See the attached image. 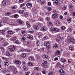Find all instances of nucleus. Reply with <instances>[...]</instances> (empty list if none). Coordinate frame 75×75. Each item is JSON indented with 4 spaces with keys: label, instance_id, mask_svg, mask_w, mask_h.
<instances>
[{
    "label": "nucleus",
    "instance_id": "nucleus-1",
    "mask_svg": "<svg viewBox=\"0 0 75 75\" xmlns=\"http://www.w3.org/2000/svg\"><path fill=\"white\" fill-rule=\"evenodd\" d=\"M8 69L9 70H12L14 74H17V69L16 68L15 66H9L8 67Z\"/></svg>",
    "mask_w": 75,
    "mask_h": 75
},
{
    "label": "nucleus",
    "instance_id": "nucleus-2",
    "mask_svg": "<svg viewBox=\"0 0 75 75\" xmlns=\"http://www.w3.org/2000/svg\"><path fill=\"white\" fill-rule=\"evenodd\" d=\"M9 50L11 52H14V50H15V49L14 48V45H10L8 47Z\"/></svg>",
    "mask_w": 75,
    "mask_h": 75
},
{
    "label": "nucleus",
    "instance_id": "nucleus-3",
    "mask_svg": "<svg viewBox=\"0 0 75 75\" xmlns=\"http://www.w3.org/2000/svg\"><path fill=\"white\" fill-rule=\"evenodd\" d=\"M47 61H42V62L41 65L43 68H45V67L47 66Z\"/></svg>",
    "mask_w": 75,
    "mask_h": 75
},
{
    "label": "nucleus",
    "instance_id": "nucleus-4",
    "mask_svg": "<svg viewBox=\"0 0 75 75\" xmlns=\"http://www.w3.org/2000/svg\"><path fill=\"white\" fill-rule=\"evenodd\" d=\"M60 30L58 28H52L51 29V32L52 33H53V32H54V31L58 32H59Z\"/></svg>",
    "mask_w": 75,
    "mask_h": 75
},
{
    "label": "nucleus",
    "instance_id": "nucleus-5",
    "mask_svg": "<svg viewBox=\"0 0 75 75\" xmlns=\"http://www.w3.org/2000/svg\"><path fill=\"white\" fill-rule=\"evenodd\" d=\"M44 46H46V47H49L50 45V43L49 41H46L44 43Z\"/></svg>",
    "mask_w": 75,
    "mask_h": 75
},
{
    "label": "nucleus",
    "instance_id": "nucleus-6",
    "mask_svg": "<svg viewBox=\"0 0 75 75\" xmlns=\"http://www.w3.org/2000/svg\"><path fill=\"white\" fill-rule=\"evenodd\" d=\"M59 72L61 74H60V75H67V74H65V71L63 70V69H60L59 70Z\"/></svg>",
    "mask_w": 75,
    "mask_h": 75
},
{
    "label": "nucleus",
    "instance_id": "nucleus-7",
    "mask_svg": "<svg viewBox=\"0 0 75 75\" xmlns=\"http://www.w3.org/2000/svg\"><path fill=\"white\" fill-rule=\"evenodd\" d=\"M55 54L57 57H59L61 54H60V51L59 50H57L55 52Z\"/></svg>",
    "mask_w": 75,
    "mask_h": 75
},
{
    "label": "nucleus",
    "instance_id": "nucleus-8",
    "mask_svg": "<svg viewBox=\"0 0 75 75\" xmlns=\"http://www.w3.org/2000/svg\"><path fill=\"white\" fill-rule=\"evenodd\" d=\"M26 6L28 8H31L32 7V4L30 3H28L26 4Z\"/></svg>",
    "mask_w": 75,
    "mask_h": 75
},
{
    "label": "nucleus",
    "instance_id": "nucleus-9",
    "mask_svg": "<svg viewBox=\"0 0 75 75\" xmlns=\"http://www.w3.org/2000/svg\"><path fill=\"white\" fill-rule=\"evenodd\" d=\"M60 22L58 21H54V24L56 26L60 25Z\"/></svg>",
    "mask_w": 75,
    "mask_h": 75
},
{
    "label": "nucleus",
    "instance_id": "nucleus-10",
    "mask_svg": "<svg viewBox=\"0 0 75 75\" xmlns=\"http://www.w3.org/2000/svg\"><path fill=\"white\" fill-rule=\"evenodd\" d=\"M60 1L59 0H56L53 2V4L56 5H58V4H60Z\"/></svg>",
    "mask_w": 75,
    "mask_h": 75
},
{
    "label": "nucleus",
    "instance_id": "nucleus-11",
    "mask_svg": "<svg viewBox=\"0 0 75 75\" xmlns=\"http://www.w3.org/2000/svg\"><path fill=\"white\" fill-rule=\"evenodd\" d=\"M61 35H58L56 39V40L57 41L59 42V41L61 40Z\"/></svg>",
    "mask_w": 75,
    "mask_h": 75
},
{
    "label": "nucleus",
    "instance_id": "nucleus-12",
    "mask_svg": "<svg viewBox=\"0 0 75 75\" xmlns=\"http://www.w3.org/2000/svg\"><path fill=\"white\" fill-rule=\"evenodd\" d=\"M74 40V39L73 38L69 37V38L68 39V42H73Z\"/></svg>",
    "mask_w": 75,
    "mask_h": 75
},
{
    "label": "nucleus",
    "instance_id": "nucleus-13",
    "mask_svg": "<svg viewBox=\"0 0 75 75\" xmlns=\"http://www.w3.org/2000/svg\"><path fill=\"white\" fill-rule=\"evenodd\" d=\"M73 45H70L69 46V49L70 50H71V51H73L74 50V48L73 47Z\"/></svg>",
    "mask_w": 75,
    "mask_h": 75
},
{
    "label": "nucleus",
    "instance_id": "nucleus-14",
    "mask_svg": "<svg viewBox=\"0 0 75 75\" xmlns=\"http://www.w3.org/2000/svg\"><path fill=\"white\" fill-rule=\"evenodd\" d=\"M15 63L18 65H20L21 64V62L19 61V60H15Z\"/></svg>",
    "mask_w": 75,
    "mask_h": 75
},
{
    "label": "nucleus",
    "instance_id": "nucleus-15",
    "mask_svg": "<svg viewBox=\"0 0 75 75\" xmlns=\"http://www.w3.org/2000/svg\"><path fill=\"white\" fill-rule=\"evenodd\" d=\"M41 28V30L43 32L47 30V28L45 26H44L43 27Z\"/></svg>",
    "mask_w": 75,
    "mask_h": 75
},
{
    "label": "nucleus",
    "instance_id": "nucleus-16",
    "mask_svg": "<svg viewBox=\"0 0 75 75\" xmlns=\"http://www.w3.org/2000/svg\"><path fill=\"white\" fill-rule=\"evenodd\" d=\"M27 34L26 33V31L25 30H22L21 32V34H22L23 36H24V35H25Z\"/></svg>",
    "mask_w": 75,
    "mask_h": 75
},
{
    "label": "nucleus",
    "instance_id": "nucleus-17",
    "mask_svg": "<svg viewBox=\"0 0 75 75\" xmlns=\"http://www.w3.org/2000/svg\"><path fill=\"white\" fill-rule=\"evenodd\" d=\"M57 17H58V15H57L56 13H54L52 14V18H53V19H54L55 18H57Z\"/></svg>",
    "mask_w": 75,
    "mask_h": 75
},
{
    "label": "nucleus",
    "instance_id": "nucleus-18",
    "mask_svg": "<svg viewBox=\"0 0 75 75\" xmlns=\"http://www.w3.org/2000/svg\"><path fill=\"white\" fill-rule=\"evenodd\" d=\"M24 15L25 16V17H28V16H30V13L26 12L24 13Z\"/></svg>",
    "mask_w": 75,
    "mask_h": 75
},
{
    "label": "nucleus",
    "instance_id": "nucleus-19",
    "mask_svg": "<svg viewBox=\"0 0 75 75\" xmlns=\"http://www.w3.org/2000/svg\"><path fill=\"white\" fill-rule=\"evenodd\" d=\"M4 64L5 66H8L9 65V61L8 60H6L5 61Z\"/></svg>",
    "mask_w": 75,
    "mask_h": 75
},
{
    "label": "nucleus",
    "instance_id": "nucleus-20",
    "mask_svg": "<svg viewBox=\"0 0 75 75\" xmlns=\"http://www.w3.org/2000/svg\"><path fill=\"white\" fill-rule=\"evenodd\" d=\"M11 14V12H6L5 13V15L6 16H9Z\"/></svg>",
    "mask_w": 75,
    "mask_h": 75
},
{
    "label": "nucleus",
    "instance_id": "nucleus-21",
    "mask_svg": "<svg viewBox=\"0 0 75 75\" xmlns=\"http://www.w3.org/2000/svg\"><path fill=\"white\" fill-rule=\"evenodd\" d=\"M5 30H0V32L1 34L2 35H5L6 32H5Z\"/></svg>",
    "mask_w": 75,
    "mask_h": 75
},
{
    "label": "nucleus",
    "instance_id": "nucleus-22",
    "mask_svg": "<svg viewBox=\"0 0 75 75\" xmlns=\"http://www.w3.org/2000/svg\"><path fill=\"white\" fill-rule=\"evenodd\" d=\"M17 22L18 24L19 23L20 24H22L23 23V21L20 20H17Z\"/></svg>",
    "mask_w": 75,
    "mask_h": 75
},
{
    "label": "nucleus",
    "instance_id": "nucleus-23",
    "mask_svg": "<svg viewBox=\"0 0 75 75\" xmlns=\"http://www.w3.org/2000/svg\"><path fill=\"white\" fill-rule=\"evenodd\" d=\"M58 46V44L57 43L54 44L53 45V48H57Z\"/></svg>",
    "mask_w": 75,
    "mask_h": 75
},
{
    "label": "nucleus",
    "instance_id": "nucleus-24",
    "mask_svg": "<svg viewBox=\"0 0 75 75\" xmlns=\"http://www.w3.org/2000/svg\"><path fill=\"white\" fill-rule=\"evenodd\" d=\"M8 33L9 34H14V32L11 30H9L8 31Z\"/></svg>",
    "mask_w": 75,
    "mask_h": 75
},
{
    "label": "nucleus",
    "instance_id": "nucleus-25",
    "mask_svg": "<svg viewBox=\"0 0 75 75\" xmlns=\"http://www.w3.org/2000/svg\"><path fill=\"white\" fill-rule=\"evenodd\" d=\"M5 55L7 56L8 57H10V56H11V54H10V53L8 52H6L5 53Z\"/></svg>",
    "mask_w": 75,
    "mask_h": 75
},
{
    "label": "nucleus",
    "instance_id": "nucleus-26",
    "mask_svg": "<svg viewBox=\"0 0 75 75\" xmlns=\"http://www.w3.org/2000/svg\"><path fill=\"white\" fill-rule=\"evenodd\" d=\"M26 25L27 28H30V23L29 22H27L26 23Z\"/></svg>",
    "mask_w": 75,
    "mask_h": 75
},
{
    "label": "nucleus",
    "instance_id": "nucleus-27",
    "mask_svg": "<svg viewBox=\"0 0 75 75\" xmlns=\"http://www.w3.org/2000/svg\"><path fill=\"white\" fill-rule=\"evenodd\" d=\"M28 59H29V60H30V61H34V57H33V56L29 57Z\"/></svg>",
    "mask_w": 75,
    "mask_h": 75
},
{
    "label": "nucleus",
    "instance_id": "nucleus-28",
    "mask_svg": "<svg viewBox=\"0 0 75 75\" xmlns=\"http://www.w3.org/2000/svg\"><path fill=\"white\" fill-rule=\"evenodd\" d=\"M26 40H27L26 38L24 37L22 38L21 39V41L23 42H24L26 41Z\"/></svg>",
    "mask_w": 75,
    "mask_h": 75
},
{
    "label": "nucleus",
    "instance_id": "nucleus-29",
    "mask_svg": "<svg viewBox=\"0 0 75 75\" xmlns=\"http://www.w3.org/2000/svg\"><path fill=\"white\" fill-rule=\"evenodd\" d=\"M38 38H40L42 36V33H38Z\"/></svg>",
    "mask_w": 75,
    "mask_h": 75
},
{
    "label": "nucleus",
    "instance_id": "nucleus-30",
    "mask_svg": "<svg viewBox=\"0 0 75 75\" xmlns=\"http://www.w3.org/2000/svg\"><path fill=\"white\" fill-rule=\"evenodd\" d=\"M27 38L28 39H30V40H33V37L32 35H29L28 36Z\"/></svg>",
    "mask_w": 75,
    "mask_h": 75
},
{
    "label": "nucleus",
    "instance_id": "nucleus-31",
    "mask_svg": "<svg viewBox=\"0 0 75 75\" xmlns=\"http://www.w3.org/2000/svg\"><path fill=\"white\" fill-rule=\"evenodd\" d=\"M22 58H25L26 57V54L25 53H22L21 55Z\"/></svg>",
    "mask_w": 75,
    "mask_h": 75
},
{
    "label": "nucleus",
    "instance_id": "nucleus-32",
    "mask_svg": "<svg viewBox=\"0 0 75 75\" xmlns=\"http://www.w3.org/2000/svg\"><path fill=\"white\" fill-rule=\"evenodd\" d=\"M66 61V59H65L64 58H62L60 59V61L62 62H64L65 61Z\"/></svg>",
    "mask_w": 75,
    "mask_h": 75
},
{
    "label": "nucleus",
    "instance_id": "nucleus-33",
    "mask_svg": "<svg viewBox=\"0 0 75 75\" xmlns=\"http://www.w3.org/2000/svg\"><path fill=\"white\" fill-rule=\"evenodd\" d=\"M6 2L5 0H4L2 2V4L3 6H6Z\"/></svg>",
    "mask_w": 75,
    "mask_h": 75
},
{
    "label": "nucleus",
    "instance_id": "nucleus-34",
    "mask_svg": "<svg viewBox=\"0 0 75 75\" xmlns=\"http://www.w3.org/2000/svg\"><path fill=\"white\" fill-rule=\"evenodd\" d=\"M32 10L33 13H34L35 14H37V11L36 10V9H35V8H33Z\"/></svg>",
    "mask_w": 75,
    "mask_h": 75
},
{
    "label": "nucleus",
    "instance_id": "nucleus-35",
    "mask_svg": "<svg viewBox=\"0 0 75 75\" xmlns=\"http://www.w3.org/2000/svg\"><path fill=\"white\" fill-rule=\"evenodd\" d=\"M17 8V6L16 5H15L14 6H12L11 8L12 10H14L15 9H16Z\"/></svg>",
    "mask_w": 75,
    "mask_h": 75
},
{
    "label": "nucleus",
    "instance_id": "nucleus-36",
    "mask_svg": "<svg viewBox=\"0 0 75 75\" xmlns=\"http://www.w3.org/2000/svg\"><path fill=\"white\" fill-rule=\"evenodd\" d=\"M47 25H49V26H52V23H51V22L49 21L47 23Z\"/></svg>",
    "mask_w": 75,
    "mask_h": 75
},
{
    "label": "nucleus",
    "instance_id": "nucleus-37",
    "mask_svg": "<svg viewBox=\"0 0 75 75\" xmlns=\"http://www.w3.org/2000/svg\"><path fill=\"white\" fill-rule=\"evenodd\" d=\"M48 57L47 55H44L43 56V58L45 59H48Z\"/></svg>",
    "mask_w": 75,
    "mask_h": 75
},
{
    "label": "nucleus",
    "instance_id": "nucleus-38",
    "mask_svg": "<svg viewBox=\"0 0 75 75\" xmlns=\"http://www.w3.org/2000/svg\"><path fill=\"white\" fill-rule=\"evenodd\" d=\"M14 43H15L16 44H20V42L18 40H16L14 41Z\"/></svg>",
    "mask_w": 75,
    "mask_h": 75
},
{
    "label": "nucleus",
    "instance_id": "nucleus-39",
    "mask_svg": "<svg viewBox=\"0 0 75 75\" xmlns=\"http://www.w3.org/2000/svg\"><path fill=\"white\" fill-rule=\"evenodd\" d=\"M4 19L5 22H7V21H9V18H5Z\"/></svg>",
    "mask_w": 75,
    "mask_h": 75
},
{
    "label": "nucleus",
    "instance_id": "nucleus-40",
    "mask_svg": "<svg viewBox=\"0 0 75 75\" xmlns=\"http://www.w3.org/2000/svg\"><path fill=\"white\" fill-rule=\"evenodd\" d=\"M24 10H19L18 11V13H20V14H23V13H24Z\"/></svg>",
    "mask_w": 75,
    "mask_h": 75
},
{
    "label": "nucleus",
    "instance_id": "nucleus-41",
    "mask_svg": "<svg viewBox=\"0 0 75 75\" xmlns=\"http://www.w3.org/2000/svg\"><path fill=\"white\" fill-rule=\"evenodd\" d=\"M8 42H6L3 45V46H4V47H6V46H7V45H8Z\"/></svg>",
    "mask_w": 75,
    "mask_h": 75
},
{
    "label": "nucleus",
    "instance_id": "nucleus-42",
    "mask_svg": "<svg viewBox=\"0 0 75 75\" xmlns=\"http://www.w3.org/2000/svg\"><path fill=\"white\" fill-rule=\"evenodd\" d=\"M74 11V8H69V11L70 13H72Z\"/></svg>",
    "mask_w": 75,
    "mask_h": 75
},
{
    "label": "nucleus",
    "instance_id": "nucleus-43",
    "mask_svg": "<svg viewBox=\"0 0 75 75\" xmlns=\"http://www.w3.org/2000/svg\"><path fill=\"white\" fill-rule=\"evenodd\" d=\"M28 66L30 67H33V64L31 62H28Z\"/></svg>",
    "mask_w": 75,
    "mask_h": 75
},
{
    "label": "nucleus",
    "instance_id": "nucleus-44",
    "mask_svg": "<svg viewBox=\"0 0 75 75\" xmlns=\"http://www.w3.org/2000/svg\"><path fill=\"white\" fill-rule=\"evenodd\" d=\"M23 69L25 71H27L28 70V69L27 68V67L24 66L23 67Z\"/></svg>",
    "mask_w": 75,
    "mask_h": 75
},
{
    "label": "nucleus",
    "instance_id": "nucleus-45",
    "mask_svg": "<svg viewBox=\"0 0 75 75\" xmlns=\"http://www.w3.org/2000/svg\"><path fill=\"white\" fill-rule=\"evenodd\" d=\"M34 69L36 71H40V68L38 67H34Z\"/></svg>",
    "mask_w": 75,
    "mask_h": 75
},
{
    "label": "nucleus",
    "instance_id": "nucleus-46",
    "mask_svg": "<svg viewBox=\"0 0 75 75\" xmlns=\"http://www.w3.org/2000/svg\"><path fill=\"white\" fill-rule=\"evenodd\" d=\"M53 74H54V71H50L48 73V75H53Z\"/></svg>",
    "mask_w": 75,
    "mask_h": 75
},
{
    "label": "nucleus",
    "instance_id": "nucleus-47",
    "mask_svg": "<svg viewBox=\"0 0 75 75\" xmlns=\"http://www.w3.org/2000/svg\"><path fill=\"white\" fill-rule=\"evenodd\" d=\"M17 40V38L16 37H14L11 39L12 41H15V40Z\"/></svg>",
    "mask_w": 75,
    "mask_h": 75
},
{
    "label": "nucleus",
    "instance_id": "nucleus-48",
    "mask_svg": "<svg viewBox=\"0 0 75 75\" xmlns=\"http://www.w3.org/2000/svg\"><path fill=\"white\" fill-rule=\"evenodd\" d=\"M1 42H4L5 41H6V40L4 38H2L1 39Z\"/></svg>",
    "mask_w": 75,
    "mask_h": 75
},
{
    "label": "nucleus",
    "instance_id": "nucleus-49",
    "mask_svg": "<svg viewBox=\"0 0 75 75\" xmlns=\"http://www.w3.org/2000/svg\"><path fill=\"white\" fill-rule=\"evenodd\" d=\"M38 20L40 21H42V22H43V21H44V19H43V18H42L39 17L38 18Z\"/></svg>",
    "mask_w": 75,
    "mask_h": 75
},
{
    "label": "nucleus",
    "instance_id": "nucleus-50",
    "mask_svg": "<svg viewBox=\"0 0 75 75\" xmlns=\"http://www.w3.org/2000/svg\"><path fill=\"white\" fill-rule=\"evenodd\" d=\"M40 42L39 40H37L36 42V45L37 46H39L40 45Z\"/></svg>",
    "mask_w": 75,
    "mask_h": 75
},
{
    "label": "nucleus",
    "instance_id": "nucleus-51",
    "mask_svg": "<svg viewBox=\"0 0 75 75\" xmlns=\"http://www.w3.org/2000/svg\"><path fill=\"white\" fill-rule=\"evenodd\" d=\"M29 31L30 33H33L34 32V30H33L32 29H29Z\"/></svg>",
    "mask_w": 75,
    "mask_h": 75
},
{
    "label": "nucleus",
    "instance_id": "nucleus-52",
    "mask_svg": "<svg viewBox=\"0 0 75 75\" xmlns=\"http://www.w3.org/2000/svg\"><path fill=\"white\" fill-rule=\"evenodd\" d=\"M67 32H69V33H70V32H71L72 31V30L71 28H68L67 30Z\"/></svg>",
    "mask_w": 75,
    "mask_h": 75
},
{
    "label": "nucleus",
    "instance_id": "nucleus-53",
    "mask_svg": "<svg viewBox=\"0 0 75 75\" xmlns=\"http://www.w3.org/2000/svg\"><path fill=\"white\" fill-rule=\"evenodd\" d=\"M42 72L43 74H45L47 73V72H46V71H45L44 69H42Z\"/></svg>",
    "mask_w": 75,
    "mask_h": 75
},
{
    "label": "nucleus",
    "instance_id": "nucleus-54",
    "mask_svg": "<svg viewBox=\"0 0 75 75\" xmlns=\"http://www.w3.org/2000/svg\"><path fill=\"white\" fill-rule=\"evenodd\" d=\"M26 51H28V52H33V51L32 50H30L29 49H26Z\"/></svg>",
    "mask_w": 75,
    "mask_h": 75
},
{
    "label": "nucleus",
    "instance_id": "nucleus-55",
    "mask_svg": "<svg viewBox=\"0 0 75 75\" xmlns=\"http://www.w3.org/2000/svg\"><path fill=\"white\" fill-rule=\"evenodd\" d=\"M7 24H10V25H14V23L11 22H8Z\"/></svg>",
    "mask_w": 75,
    "mask_h": 75
},
{
    "label": "nucleus",
    "instance_id": "nucleus-56",
    "mask_svg": "<svg viewBox=\"0 0 75 75\" xmlns=\"http://www.w3.org/2000/svg\"><path fill=\"white\" fill-rule=\"evenodd\" d=\"M26 63L24 62V61H23L22 62V64L24 66H25V64Z\"/></svg>",
    "mask_w": 75,
    "mask_h": 75
},
{
    "label": "nucleus",
    "instance_id": "nucleus-57",
    "mask_svg": "<svg viewBox=\"0 0 75 75\" xmlns=\"http://www.w3.org/2000/svg\"><path fill=\"white\" fill-rule=\"evenodd\" d=\"M26 44H27V45H30L31 44V43L30 42L27 41L26 42Z\"/></svg>",
    "mask_w": 75,
    "mask_h": 75
},
{
    "label": "nucleus",
    "instance_id": "nucleus-58",
    "mask_svg": "<svg viewBox=\"0 0 75 75\" xmlns=\"http://www.w3.org/2000/svg\"><path fill=\"white\" fill-rule=\"evenodd\" d=\"M34 28L35 29H36V30H38L39 28H38V27L37 25H35L34 26Z\"/></svg>",
    "mask_w": 75,
    "mask_h": 75
},
{
    "label": "nucleus",
    "instance_id": "nucleus-59",
    "mask_svg": "<svg viewBox=\"0 0 75 75\" xmlns=\"http://www.w3.org/2000/svg\"><path fill=\"white\" fill-rule=\"evenodd\" d=\"M67 21L68 23H71V22L72 21V20H71V18H70L68 19Z\"/></svg>",
    "mask_w": 75,
    "mask_h": 75
},
{
    "label": "nucleus",
    "instance_id": "nucleus-60",
    "mask_svg": "<svg viewBox=\"0 0 75 75\" xmlns=\"http://www.w3.org/2000/svg\"><path fill=\"white\" fill-rule=\"evenodd\" d=\"M48 37L45 36L43 37V40H47L48 39Z\"/></svg>",
    "mask_w": 75,
    "mask_h": 75
},
{
    "label": "nucleus",
    "instance_id": "nucleus-61",
    "mask_svg": "<svg viewBox=\"0 0 75 75\" xmlns=\"http://www.w3.org/2000/svg\"><path fill=\"white\" fill-rule=\"evenodd\" d=\"M25 5V3H23L20 5V7H24V6Z\"/></svg>",
    "mask_w": 75,
    "mask_h": 75
},
{
    "label": "nucleus",
    "instance_id": "nucleus-62",
    "mask_svg": "<svg viewBox=\"0 0 75 75\" xmlns=\"http://www.w3.org/2000/svg\"><path fill=\"white\" fill-rule=\"evenodd\" d=\"M5 1L6 2V4L10 3V1L9 0H5Z\"/></svg>",
    "mask_w": 75,
    "mask_h": 75
},
{
    "label": "nucleus",
    "instance_id": "nucleus-63",
    "mask_svg": "<svg viewBox=\"0 0 75 75\" xmlns=\"http://www.w3.org/2000/svg\"><path fill=\"white\" fill-rule=\"evenodd\" d=\"M38 26H39V27H42L43 26V25L42 23H39L38 24Z\"/></svg>",
    "mask_w": 75,
    "mask_h": 75
},
{
    "label": "nucleus",
    "instance_id": "nucleus-64",
    "mask_svg": "<svg viewBox=\"0 0 75 75\" xmlns=\"http://www.w3.org/2000/svg\"><path fill=\"white\" fill-rule=\"evenodd\" d=\"M30 74L29 72H26L25 73V75H28Z\"/></svg>",
    "mask_w": 75,
    "mask_h": 75
}]
</instances>
